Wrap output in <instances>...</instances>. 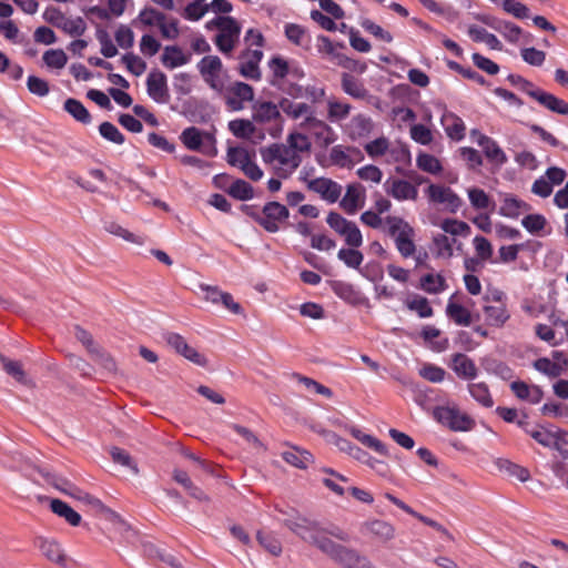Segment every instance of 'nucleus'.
Returning a JSON list of instances; mask_svg holds the SVG:
<instances>
[{"instance_id": "0eeeda50", "label": "nucleus", "mask_w": 568, "mask_h": 568, "mask_svg": "<svg viewBox=\"0 0 568 568\" xmlns=\"http://www.w3.org/2000/svg\"><path fill=\"white\" fill-rule=\"evenodd\" d=\"M263 51L260 49H246L239 55V73L248 80L260 81L262 79V72L260 69V62L263 59Z\"/></svg>"}, {"instance_id": "2eb2a0df", "label": "nucleus", "mask_w": 568, "mask_h": 568, "mask_svg": "<svg viewBox=\"0 0 568 568\" xmlns=\"http://www.w3.org/2000/svg\"><path fill=\"white\" fill-rule=\"evenodd\" d=\"M34 545L40 549L41 554L50 561L61 566H67V555L61 545L54 539L45 537H37Z\"/></svg>"}, {"instance_id": "79ce46f5", "label": "nucleus", "mask_w": 568, "mask_h": 568, "mask_svg": "<svg viewBox=\"0 0 568 568\" xmlns=\"http://www.w3.org/2000/svg\"><path fill=\"white\" fill-rule=\"evenodd\" d=\"M285 36L286 38L296 45H308L310 37L306 32V29L296 23H287L285 26Z\"/></svg>"}, {"instance_id": "6e6d98bb", "label": "nucleus", "mask_w": 568, "mask_h": 568, "mask_svg": "<svg viewBox=\"0 0 568 568\" xmlns=\"http://www.w3.org/2000/svg\"><path fill=\"white\" fill-rule=\"evenodd\" d=\"M384 222L388 225V235L394 239L397 234L405 233L413 229L407 221L399 216L388 215L384 219Z\"/></svg>"}, {"instance_id": "c03bdc74", "label": "nucleus", "mask_w": 568, "mask_h": 568, "mask_svg": "<svg viewBox=\"0 0 568 568\" xmlns=\"http://www.w3.org/2000/svg\"><path fill=\"white\" fill-rule=\"evenodd\" d=\"M229 130L240 139H248L255 132V126L250 120L236 119L229 122Z\"/></svg>"}, {"instance_id": "ea45409f", "label": "nucleus", "mask_w": 568, "mask_h": 568, "mask_svg": "<svg viewBox=\"0 0 568 568\" xmlns=\"http://www.w3.org/2000/svg\"><path fill=\"white\" fill-rule=\"evenodd\" d=\"M468 390L471 397L483 406L491 407L494 405V400L486 383H470L468 384Z\"/></svg>"}, {"instance_id": "cd10ccee", "label": "nucleus", "mask_w": 568, "mask_h": 568, "mask_svg": "<svg viewBox=\"0 0 568 568\" xmlns=\"http://www.w3.org/2000/svg\"><path fill=\"white\" fill-rule=\"evenodd\" d=\"M430 12L444 17L447 21L454 22L458 19L459 12L450 4L435 0H418Z\"/></svg>"}, {"instance_id": "a211bd4d", "label": "nucleus", "mask_w": 568, "mask_h": 568, "mask_svg": "<svg viewBox=\"0 0 568 568\" xmlns=\"http://www.w3.org/2000/svg\"><path fill=\"white\" fill-rule=\"evenodd\" d=\"M450 368L463 379H474L478 374L474 361L463 353H456L452 356Z\"/></svg>"}, {"instance_id": "aec40b11", "label": "nucleus", "mask_w": 568, "mask_h": 568, "mask_svg": "<svg viewBox=\"0 0 568 568\" xmlns=\"http://www.w3.org/2000/svg\"><path fill=\"white\" fill-rule=\"evenodd\" d=\"M342 90L349 97L357 100L372 98L364 84L349 73H343L341 80Z\"/></svg>"}, {"instance_id": "a18cd8bd", "label": "nucleus", "mask_w": 568, "mask_h": 568, "mask_svg": "<svg viewBox=\"0 0 568 568\" xmlns=\"http://www.w3.org/2000/svg\"><path fill=\"white\" fill-rule=\"evenodd\" d=\"M138 21L145 27H152L154 24L159 26L161 22L165 21V14L152 7H146L140 11L138 18L133 21V24Z\"/></svg>"}, {"instance_id": "58836bf2", "label": "nucleus", "mask_w": 568, "mask_h": 568, "mask_svg": "<svg viewBox=\"0 0 568 568\" xmlns=\"http://www.w3.org/2000/svg\"><path fill=\"white\" fill-rule=\"evenodd\" d=\"M349 433L352 434V436L354 438L359 440L366 447L374 449L375 452H377L381 455H387V452H388L387 447L377 438H375L371 435L364 434L361 429H358L356 427H351Z\"/></svg>"}, {"instance_id": "c756f323", "label": "nucleus", "mask_w": 568, "mask_h": 568, "mask_svg": "<svg viewBox=\"0 0 568 568\" xmlns=\"http://www.w3.org/2000/svg\"><path fill=\"white\" fill-rule=\"evenodd\" d=\"M51 510L64 518L71 526H79L81 523V516L72 509L67 503L60 499H52L50 503Z\"/></svg>"}, {"instance_id": "f704fd0d", "label": "nucleus", "mask_w": 568, "mask_h": 568, "mask_svg": "<svg viewBox=\"0 0 568 568\" xmlns=\"http://www.w3.org/2000/svg\"><path fill=\"white\" fill-rule=\"evenodd\" d=\"M496 465L500 471L517 478L520 481H527L530 478V473L527 468L519 466L508 459L499 458Z\"/></svg>"}, {"instance_id": "20e7f679", "label": "nucleus", "mask_w": 568, "mask_h": 568, "mask_svg": "<svg viewBox=\"0 0 568 568\" xmlns=\"http://www.w3.org/2000/svg\"><path fill=\"white\" fill-rule=\"evenodd\" d=\"M42 17L45 22L71 37H80L87 30L85 21L81 17L69 19L60 9L54 7L47 8Z\"/></svg>"}, {"instance_id": "dca6fc26", "label": "nucleus", "mask_w": 568, "mask_h": 568, "mask_svg": "<svg viewBox=\"0 0 568 568\" xmlns=\"http://www.w3.org/2000/svg\"><path fill=\"white\" fill-rule=\"evenodd\" d=\"M364 189L361 184H349L339 202V206L349 215L355 214L364 204Z\"/></svg>"}, {"instance_id": "49530a36", "label": "nucleus", "mask_w": 568, "mask_h": 568, "mask_svg": "<svg viewBox=\"0 0 568 568\" xmlns=\"http://www.w3.org/2000/svg\"><path fill=\"white\" fill-rule=\"evenodd\" d=\"M110 455L114 463L128 468L133 475L139 473L135 462L126 450L119 447H112Z\"/></svg>"}, {"instance_id": "603ef678", "label": "nucleus", "mask_w": 568, "mask_h": 568, "mask_svg": "<svg viewBox=\"0 0 568 568\" xmlns=\"http://www.w3.org/2000/svg\"><path fill=\"white\" fill-rule=\"evenodd\" d=\"M352 110V105L348 103L339 102L336 100L328 101V119L333 122L345 120Z\"/></svg>"}, {"instance_id": "f257e3e1", "label": "nucleus", "mask_w": 568, "mask_h": 568, "mask_svg": "<svg viewBox=\"0 0 568 568\" xmlns=\"http://www.w3.org/2000/svg\"><path fill=\"white\" fill-rule=\"evenodd\" d=\"M284 525L304 541L315 546L343 568H369V559L356 549L337 544L323 535L317 521L297 515L284 519Z\"/></svg>"}, {"instance_id": "f8f14e48", "label": "nucleus", "mask_w": 568, "mask_h": 568, "mask_svg": "<svg viewBox=\"0 0 568 568\" xmlns=\"http://www.w3.org/2000/svg\"><path fill=\"white\" fill-rule=\"evenodd\" d=\"M307 189L321 195L329 203H335L342 193V186L327 178H317L307 181Z\"/></svg>"}, {"instance_id": "5701e85b", "label": "nucleus", "mask_w": 568, "mask_h": 568, "mask_svg": "<svg viewBox=\"0 0 568 568\" xmlns=\"http://www.w3.org/2000/svg\"><path fill=\"white\" fill-rule=\"evenodd\" d=\"M531 206L523 200L507 195L500 206V214L506 217L516 219L523 212H529Z\"/></svg>"}, {"instance_id": "774afa93", "label": "nucleus", "mask_w": 568, "mask_h": 568, "mask_svg": "<svg viewBox=\"0 0 568 568\" xmlns=\"http://www.w3.org/2000/svg\"><path fill=\"white\" fill-rule=\"evenodd\" d=\"M122 62L125 64L126 69L136 77L141 75L146 69V63L133 53L124 54Z\"/></svg>"}, {"instance_id": "9b49d317", "label": "nucleus", "mask_w": 568, "mask_h": 568, "mask_svg": "<svg viewBox=\"0 0 568 568\" xmlns=\"http://www.w3.org/2000/svg\"><path fill=\"white\" fill-rule=\"evenodd\" d=\"M146 91L156 103H168L170 100L168 79L162 71H152L146 78Z\"/></svg>"}, {"instance_id": "39448f33", "label": "nucleus", "mask_w": 568, "mask_h": 568, "mask_svg": "<svg viewBox=\"0 0 568 568\" xmlns=\"http://www.w3.org/2000/svg\"><path fill=\"white\" fill-rule=\"evenodd\" d=\"M290 217L288 209L276 201L265 203L261 211L257 224L268 233H276L281 225Z\"/></svg>"}, {"instance_id": "13d9d810", "label": "nucleus", "mask_w": 568, "mask_h": 568, "mask_svg": "<svg viewBox=\"0 0 568 568\" xmlns=\"http://www.w3.org/2000/svg\"><path fill=\"white\" fill-rule=\"evenodd\" d=\"M417 166L428 173L437 174L442 171V164L434 155L422 153L416 159Z\"/></svg>"}, {"instance_id": "7ed1b4c3", "label": "nucleus", "mask_w": 568, "mask_h": 568, "mask_svg": "<svg viewBox=\"0 0 568 568\" xmlns=\"http://www.w3.org/2000/svg\"><path fill=\"white\" fill-rule=\"evenodd\" d=\"M434 418L453 432H469L475 427V420L457 406H437L433 410Z\"/></svg>"}, {"instance_id": "680f3d73", "label": "nucleus", "mask_w": 568, "mask_h": 568, "mask_svg": "<svg viewBox=\"0 0 568 568\" xmlns=\"http://www.w3.org/2000/svg\"><path fill=\"white\" fill-rule=\"evenodd\" d=\"M27 88L30 93L41 98L48 95L50 92L48 81L36 75L28 77Z\"/></svg>"}, {"instance_id": "052dcab7", "label": "nucleus", "mask_w": 568, "mask_h": 568, "mask_svg": "<svg viewBox=\"0 0 568 568\" xmlns=\"http://www.w3.org/2000/svg\"><path fill=\"white\" fill-rule=\"evenodd\" d=\"M440 226L444 232L449 233L452 235L467 236L470 233L469 225L463 221L446 219L443 221Z\"/></svg>"}, {"instance_id": "e2e57ef3", "label": "nucleus", "mask_w": 568, "mask_h": 568, "mask_svg": "<svg viewBox=\"0 0 568 568\" xmlns=\"http://www.w3.org/2000/svg\"><path fill=\"white\" fill-rule=\"evenodd\" d=\"M419 375L428 382L440 383L444 381L446 372L444 368L434 364H425L419 369Z\"/></svg>"}, {"instance_id": "72a5a7b5", "label": "nucleus", "mask_w": 568, "mask_h": 568, "mask_svg": "<svg viewBox=\"0 0 568 568\" xmlns=\"http://www.w3.org/2000/svg\"><path fill=\"white\" fill-rule=\"evenodd\" d=\"M367 530L382 541L394 538L395 530L393 526L384 520L375 519L365 524Z\"/></svg>"}, {"instance_id": "412c9836", "label": "nucleus", "mask_w": 568, "mask_h": 568, "mask_svg": "<svg viewBox=\"0 0 568 568\" xmlns=\"http://www.w3.org/2000/svg\"><path fill=\"white\" fill-rule=\"evenodd\" d=\"M191 60L190 54H184L182 49L178 45H166L161 57V62L168 69H175L178 67L189 63Z\"/></svg>"}, {"instance_id": "423d86ee", "label": "nucleus", "mask_w": 568, "mask_h": 568, "mask_svg": "<svg viewBox=\"0 0 568 568\" xmlns=\"http://www.w3.org/2000/svg\"><path fill=\"white\" fill-rule=\"evenodd\" d=\"M197 70L209 87L215 91L224 89V82L221 79L223 63L217 55H205L197 63Z\"/></svg>"}, {"instance_id": "2f4dec72", "label": "nucleus", "mask_w": 568, "mask_h": 568, "mask_svg": "<svg viewBox=\"0 0 568 568\" xmlns=\"http://www.w3.org/2000/svg\"><path fill=\"white\" fill-rule=\"evenodd\" d=\"M282 457L286 463L302 469L313 460V455L310 452L297 447L283 452Z\"/></svg>"}, {"instance_id": "864d4df0", "label": "nucleus", "mask_w": 568, "mask_h": 568, "mask_svg": "<svg viewBox=\"0 0 568 568\" xmlns=\"http://www.w3.org/2000/svg\"><path fill=\"white\" fill-rule=\"evenodd\" d=\"M99 132L101 136L112 143L123 144L125 141L124 135L119 131V129L111 122H102L99 126Z\"/></svg>"}, {"instance_id": "f3484780", "label": "nucleus", "mask_w": 568, "mask_h": 568, "mask_svg": "<svg viewBox=\"0 0 568 568\" xmlns=\"http://www.w3.org/2000/svg\"><path fill=\"white\" fill-rule=\"evenodd\" d=\"M388 195L398 201L416 200L418 195L417 189L405 180H387L384 184Z\"/></svg>"}, {"instance_id": "4be33fe9", "label": "nucleus", "mask_w": 568, "mask_h": 568, "mask_svg": "<svg viewBox=\"0 0 568 568\" xmlns=\"http://www.w3.org/2000/svg\"><path fill=\"white\" fill-rule=\"evenodd\" d=\"M280 118L278 106L273 102H255L253 104V120L265 123Z\"/></svg>"}, {"instance_id": "4468645a", "label": "nucleus", "mask_w": 568, "mask_h": 568, "mask_svg": "<svg viewBox=\"0 0 568 568\" xmlns=\"http://www.w3.org/2000/svg\"><path fill=\"white\" fill-rule=\"evenodd\" d=\"M74 336L75 338L81 342L87 349L97 358L100 361V363L109 371H112L115 368L114 361L98 347V345L94 343L92 335L83 329L80 326L74 327Z\"/></svg>"}, {"instance_id": "de8ad7c7", "label": "nucleus", "mask_w": 568, "mask_h": 568, "mask_svg": "<svg viewBox=\"0 0 568 568\" xmlns=\"http://www.w3.org/2000/svg\"><path fill=\"white\" fill-rule=\"evenodd\" d=\"M357 247L349 248H341L337 253V257L342 261L346 266L352 268H358L363 263L364 255L362 252L356 250Z\"/></svg>"}, {"instance_id": "6ab92c4d", "label": "nucleus", "mask_w": 568, "mask_h": 568, "mask_svg": "<svg viewBox=\"0 0 568 568\" xmlns=\"http://www.w3.org/2000/svg\"><path fill=\"white\" fill-rule=\"evenodd\" d=\"M530 98L535 99L542 106H545L546 109L554 113L562 115L568 114V103L565 100L559 99L556 95L548 93L541 89H539V91L531 92Z\"/></svg>"}, {"instance_id": "1a4fd4ad", "label": "nucleus", "mask_w": 568, "mask_h": 568, "mask_svg": "<svg viewBox=\"0 0 568 568\" xmlns=\"http://www.w3.org/2000/svg\"><path fill=\"white\" fill-rule=\"evenodd\" d=\"M180 140L191 151H199L204 142H207L211 146V151H205V154L210 156H214L216 154V149L214 146L215 139L213 134L209 132H203L195 126H189L184 129L180 135Z\"/></svg>"}, {"instance_id": "37998d69", "label": "nucleus", "mask_w": 568, "mask_h": 568, "mask_svg": "<svg viewBox=\"0 0 568 568\" xmlns=\"http://www.w3.org/2000/svg\"><path fill=\"white\" fill-rule=\"evenodd\" d=\"M534 367L538 372L547 375L548 377L556 378L559 377L562 372L564 367L559 363H554L547 357H540L534 362Z\"/></svg>"}, {"instance_id": "4c0bfd02", "label": "nucleus", "mask_w": 568, "mask_h": 568, "mask_svg": "<svg viewBox=\"0 0 568 568\" xmlns=\"http://www.w3.org/2000/svg\"><path fill=\"white\" fill-rule=\"evenodd\" d=\"M447 316L453 320L457 325L468 326L471 323V314L463 305L448 302L446 306Z\"/></svg>"}, {"instance_id": "a19ab883", "label": "nucleus", "mask_w": 568, "mask_h": 568, "mask_svg": "<svg viewBox=\"0 0 568 568\" xmlns=\"http://www.w3.org/2000/svg\"><path fill=\"white\" fill-rule=\"evenodd\" d=\"M420 288L429 294H438L446 288V281L440 274H426L420 278Z\"/></svg>"}, {"instance_id": "c9c22d12", "label": "nucleus", "mask_w": 568, "mask_h": 568, "mask_svg": "<svg viewBox=\"0 0 568 568\" xmlns=\"http://www.w3.org/2000/svg\"><path fill=\"white\" fill-rule=\"evenodd\" d=\"M226 192L229 195L240 201H247L254 197L253 186L242 179L234 180Z\"/></svg>"}, {"instance_id": "7c9ffc66", "label": "nucleus", "mask_w": 568, "mask_h": 568, "mask_svg": "<svg viewBox=\"0 0 568 568\" xmlns=\"http://www.w3.org/2000/svg\"><path fill=\"white\" fill-rule=\"evenodd\" d=\"M63 109L82 124H89L92 121L91 114L89 113L87 108L83 105L81 101L77 99H67L64 101Z\"/></svg>"}, {"instance_id": "ddd939ff", "label": "nucleus", "mask_w": 568, "mask_h": 568, "mask_svg": "<svg viewBox=\"0 0 568 568\" xmlns=\"http://www.w3.org/2000/svg\"><path fill=\"white\" fill-rule=\"evenodd\" d=\"M471 135L477 136L478 145L483 149L486 158L490 162L496 163L497 165H504L507 163V155L494 139L481 134L477 130H473Z\"/></svg>"}, {"instance_id": "c85d7f7f", "label": "nucleus", "mask_w": 568, "mask_h": 568, "mask_svg": "<svg viewBox=\"0 0 568 568\" xmlns=\"http://www.w3.org/2000/svg\"><path fill=\"white\" fill-rule=\"evenodd\" d=\"M443 122L445 123V131L450 139L455 141L464 139L466 128L459 116L454 113H447L443 116Z\"/></svg>"}, {"instance_id": "5fc2aeb1", "label": "nucleus", "mask_w": 568, "mask_h": 568, "mask_svg": "<svg viewBox=\"0 0 568 568\" xmlns=\"http://www.w3.org/2000/svg\"><path fill=\"white\" fill-rule=\"evenodd\" d=\"M406 306L410 311H415L422 318L432 317L434 314V311L429 305L428 300L423 296H417L412 301H407Z\"/></svg>"}, {"instance_id": "f03ea898", "label": "nucleus", "mask_w": 568, "mask_h": 568, "mask_svg": "<svg viewBox=\"0 0 568 568\" xmlns=\"http://www.w3.org/2000/svg\"><path fill=\"white\" fill-rule=\"evenodd\" d=\"M260 153L265 163L277 162L281 165L275 168V173L280 179L290 178L302 163L301 154H296V151L283 143H273L261 148Z\"/></svg>"}, {"instance_id": "a878e982", "label": "nucleus", "mask_w": 568, "mask_h": 568, "mask_svg": "<svg viewBox=\"0 0 568 568\" xmlns=\"http://www.w3.org/2000/svg\"><path fill=\"white\" fill-rule=\"evenodd\" d=\"M268 68L272 72L270 83L274 87H280L281 81L291 73L287 61L280 55L273 57L268 61Z\"/></svg>"}, {"instance_id": "338daca9", "label": "nucleus", "mask_w": 568, "mask_h": 568, "mask_svg": "<svg viewBox=\"0 0 568 568\" xmlns=\"http://www.w3.org/2000/svg\"><path fill=\"white\" fill-rule=\"evenodd\" d=\"M520 55L526 63L534 65V67L542 65L546 60V53L541 50L534 48V47L521 49Z\"/></svg>"}, {"instance_id": "bb28decb", "label": "nucleus", "mask_w": 568, "mask_h": 568, "mask_svg": "<svg viewBox=\"0 0 568 568\" xmlns=\"http://www.w3.org/2000/svg\"><path fill=\"white\" fill-rule=\"evenodd\" d=\"M278 106L285 114H287L290 118H292L294 120H297L302 116H304V119H305L314 110L307 103H304V102L294 103L293 101H291L286 98L282 99L280 101Z\"/></svg>"}, {"instance_id": "6e6552de", "label": "nucleus", "mask_w": 568, "mask_h": 568, "mask_svg": "<svg viewBox=\"0 0 568 568\" xmlns=\"http://www.w3.org/2000/svg\"><path fill=\"white\" fill-rule=\"evenodd\" d=\"M300 126L302 130L312 133L324 146H328L336 140L334 130L324 121L317 119L314 110L301 122Z\"/></svg>"}, {"instance_id": "8fccbe9b", "label": "nucleus", "mask_w": 568, "mask_h": 568, "mask_svg": "<svg viewBox=\"0 0 568 568\" xmlns=\"http://www.w3.org/2000/svg\"><path fill=\"white\" fill-rule=\"evenodd\" d=\"M42 60L49 68L62 69L68 62V57L62 49H50L43 53Z\"/></svg>"}, {"instance_id": "69168bd1", "label": "nucleus", "mask_w": 568, "mask_h": 568, "mask_svg": "<svg viewBox=\"0 0 568 568\" xmlns=\"http://www.w3.org/2000/svg\"><path fill=\"white\" fill-rule=\"evenodd\" d=\"M286 141L287 145L296 151V154L310 152L312 146L310 140L303 133H291Z\"/></svg>"}, {"instance_id": "9d476101", "label": "nucleus", "mask_w": 568, "mask_h": 568, "mask_svg": "<svg viewBox=\"0 0 568 568\" xmlns=\"http://www.w3.org/2000/svg\"><path fill=\"white\" fill-rule=\"evenodd\" d=\"M426 194L430 202L446 204V209L450 213H456L462 206L460 197L450 187L430 184L426 190Z\"/></svg>"}, {"instance_id": "0e129e2a", "label": "nucleus", "mask_w": 568, "mask_h": 568, "mask_svg": "<svg viewBox=\"0 0 568 568\" xmlns=\"http://www.w3.org/2000/svg\"><path fill=\"white\" fill-rule=\"evenodd\" d=\"M329 158L333 164L339 168L351 169L354 165L349 154L343 149L342 145H335L332 148Z\"/></svg>"}, {"instance_id": "4d7b16f0", "label": "nucleus", "mask_w": 568, "mask_h": 568, "mask_svg": "<svg viewBox=\"0 0 568 568\" xmlns=\"http://www.w3.org/2000/svg\"><path fill=\"white\" fill-rule=\"evenodd\" d=\"M43 476L47 478V481L49 484L53 485L63 494L74 496L73 491H78V487H75L73 484H71L68 479L63 477L50 473H43Z\"/></svg>"}, {"instance_id": "3c124183", "label": "nucleus", "mask_w": 568, "mask_h": 568, "mask_svg": "<svg viewBox=\"0 0 568 568\" xmlns=\"http://www.w3.org/2000/svg\"><path fill=\"white\" fill-rule=\"evenodd\" d=\"M256 539L260 545L267 550L273 556H278L282 552V545L280 540L273 534H265L263 531H257Z\"/></svg>"}, {"instance_id": "e433bc0d", "label": "nucleus", "mask_w": 568, "mask_h": 568, "mask_svg": "<svg viewBox=\"0 0 568 568\" xmlns=\"http://www.w3.org/2000/svg\"><path fill=\"white\" fill-rule=\"evenodd\" d=\"M415 231L410 229L405 233H399L395 237V245L398 252L403 257L412 256L416 251V245L414 243Z\"/></svg>"}, {"instance_id": "393cba45", "label": "nucleus", "mask_w": 568, "mask_h": 568, "mask_svg": "<svg viewBox=\"0 0 568 568\" xmlns=\"http://www.w3.org/2000/svg\"><path fill=\"white\" fill-rule=\"evenodd\" d=\"M484 313L488 325L500 327L510 317L505 303L484 306Z\"/></svg>"}, {"instance_id": "09e8293b", "label": "nucleus", "mask_w": 568, "mask_h": 568, "mask_svg": "<svg viewBox=\"0 0 568 568\" xmlns=\"http://www.w3.org/2000/svg\"><path fill=\"white\" fill-rule=\"evenodd\" d=\"M0 361L2 363L3 369L8 375L12 376L17 382L21 384H28L27 375L20 362L11 361L4 356H0Z\"/></svg>"}, {"instance_id": "473e14b6", "label": "nucleus", "mask_w": 568, "mask_h": 568, "mask_svg": "<svg viewBox=\"0 0 568 568\" xmlns=\"http://www.w3.org/2000/svg\"><path fill=\"white\" fill-rule=\"evenodd\" d=\"M332 291L342 300L356 304L359 300V292L351 283L343 281H333Z\"/></svg>"}, {"instance_id": "bf43d9fd", "label": "nucleus", "mask_w": 568, "mask_h": 568, "mask_svg": "<svg viewBox=\"0 0 568 568\" xmlns=\"http://www.w3.org/2000/svg\"><path fill=\"white\" fill-rule=\"evenodd\" d=\"M501 4L507 13L513 14L517 19H527L530 17L529 8L517 0H503Z\"/></svg>"}, {"instance_id": "b1692460", "label": "nucleus", "mask_w": 568, "mask_h": 568, "mask_svg": "<svg viewBox=\"0 0 568 568\" xmlns=\"http://www.w3.org/2000/svg\"><path fill=\"white\" fill-rule=\"evenodd\" d=\"M373 128V120L364 114H357L353 116L348 124L349 135L353 139L365 138L369 135Z\"/></svg>"}]
</instances>
